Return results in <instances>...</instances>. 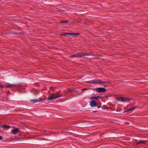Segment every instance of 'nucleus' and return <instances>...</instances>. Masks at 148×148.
Instances as JSON below:
<instances>
[{
    "label": "nucleus",
    "mask_w": 148,
    "mask_h": 148,
    "mask_svg": "<svg viewBox=\"0 0 148 148\" xmlns=\"http://www.w3.org/2000/svg\"><path fill=\"white\" fill-rule=\"evenodd\" d=\"M101 97L100 96H98L97 97H92L90 98L92 99H95V100H97L99 98H101Z\"/></svg>",
    "instance_id": "9d476101"
},
{
    "label": "nucleus",
    "mask_w": 148,
    "mask_h": 148,
    "mask_svg": "<svg viewBox=\"0 0 148 148\" xmlns=\"http://www.w3.org/2000/svg\"><path fill=\"white\" fill-rule=\"evenodd\" d=\"M118 100L119 101H121L123 102H127L130 100V99L129 98L122 97L118 98Z\"/></svg>",
    "instance_id": "39448f33"
},
{
    "label": "nucleus",
    "mask_w": 148,
    "mask_h": 148,
    "mask_svg": "<svg viewBox=\"0 0 148 148\" xmlns=\"http://www.w3.org/2000/svg\"><path fill=\"white\" fill-rule=\"evenodd\" d=\"M90 55H91V54L90 53H79L77 54L71 55L70 56V57L71 58H76L78 57L86 58L87 57H85L86 56H90Z\"/></svg>",
    "instance_id": "f257e3e1"
},
{
    "label": "nucleus",
    "mask_w": 148,
    "mask_h": 148,
    "mask_svg": "<svg viewBox=\"0 0 148 148\" xmlns=\"http://www.w3.org/2000/svg\"><path fill=\"white\" fill-rule=\"evenodd\" d=\"M0 127H3L4 128H11V126H10L4 125H1L0 126Z\"/></svg>",
    "instance_id": "1a4fd4ad"
},
{
    "label": "nucleus",
    "mask_w": 148,
    "mask_h": 148,
    "mask_svg": "<svg viewBox=\"0 0 148 148\" xmlns=\"http://www.w3.org/2000/svg\"><path fill=\"white\" fill-rule=\"evenodd\" d=\"M79 34L78 33H65L62 34V36H64L68 35H70L72 36L75 37L77 35Z\"/></svg>",
    "instance_id": "423d86ee"
},
{
    "label": "nucleus",
    "mask_w": 148,
    "mask_h": 148,
    "mask_svg": "<svg viewBox=\"0 0 148 148\" xmlns=\"http://www.w3.org/2000/svg\"><path fill=\"white\" fill-rule=\"evenodd\" d=\"M18 131V128H16L12 129L11 132H12L13 134H17Z\"/></svg>",
    "instance_id": "6e6552de"
},
{
    "label": "nucleus",
    "mask_w": 148,
    "mask_h": 148,
    "mask_svg": "<svg viewBox=\"0 0 148 148\" xmlns=\"http://www.w3.org/2000/svg\"><path fill=\"white\" fill-rule=\"evenodd\" d=\"M97 111H94L93 112H97Z\"/></svg>",
    "instance_id": "aec40b11"
},
{
    "label": "nucleus",
    "mask_w": 148,
    "mask_h": 148,
    "mask_svg": "<svg viewBox=\"0 0 148 148\" xmlns=\"http://www.w3.org/2000/svg\"><path fill=\"white\" fill-rule=\"evenodd\" d=\"M88 90V89L87 88H83L82 89V90H83V91H84L85 90Z\"/></svg>",
    "instance_id": "dca6fc26"
},
{
    "label": "nucleus",
    "mask_w": 148,
    "mask_h": 148,
    "mask_svg": "<svg viewBox=\"0 0 148 148\" xmlns=\"http://www.w3.org/2000/svg\"><path fill=\"white\" fill-rule=\"evenodd\" d=\"M90 105L91 107H94L97 106V104L95 101L93 100L90 102Z\"/></svg>",
    "instance_id": "0eeeda50"
},
{
    "label": "nucleus",
    "mask_w": 148,
    "mask_h": 148,
    "mask_svg": "<svg viewBox=\"0 0 148 148\" xmlns=\"http://www.w3.org/2000/svg\"><path fill=\"white\" fill-rule=\"evenodd\" d=\"M89 82L91 84H104L106 83L105 81L99 79L92 80L89 81Z\"/></svg>",
    "instance_id": "f03ea898"
},
{
    "label": "nucleus",
    "mask_w": 148,
    "mask_h": 148,
    "mask_svg": "<svg viewBox=\"0 0 148 148\" xmlns=\"http://www.w3.org/2000/svg\"><path fill=\"white\" fill-rule=\"evenodd\" d=\"M3 139V137L1 136H0V140H1Z\"/></svg>",
    "instance_id": "6ab92c4d"
},
{
    "label": "nucleus",
    "mask_w": 148,
    "mask_h": 148,
    "mask_svg": "<svg viewBox=\"0 0 148 148\" xmlns=\"http://www.w3.org/2000/svg\"><path fill=\"white\" fill-rule=\"evenodd\" d=\"M93 90L97 91L99 93L105 92L106 91V89L104 88L99 87L92 89Z\"/></svg>",
    "instance_id": "20e7f679"
},
{
    "label": "nucleus",
    "mask_w": 148,
    "mask_h": 148,
    "mask_svg": "<svg viewBox=\"0 0 148 148\" xmlns=\"http://www.w3.org/2000/svg\"><path fill=\"white\" fill-rule=\"evenodd\" d=\"M135 107H134L131 109H129L128 110H127V111H130L131 110H134V109H135Z\"/></svg>",
    "instance_id": "2eb2a0df"
},
{
    "label": "nucleus",
    "mask_w": 148,
    "mask_h": 148,
    "mask_svg": "<svg viewBox=\"0 0 148 148\" xmlns=\"http://www.w3.org/2000/svg\"><path fill=\"white\" fill-rule=\"evenodd\" d=\"M62 96L61 95L53 94L48 97L47 99L48 100H51L61 97Z\"/></svg>",
    "instance_id": "7ed1b4c3"
},
{
    "label": "nucleus",
    "mask_w": 148,
    "mask_h": 148,
    "mask_svg": "<svg viewBox=\"0 0 148 148\" xmlns=\"http://www.w3.org/2000/svg\"><path fill=\"white\" fill-rule=\"evenodd\" d=\"M69 21L68 20H62L60 22V23H66L68 22Z\"/></svg>",
    "instance_id": "f8f14e48"
},
{
    "label": "nucleus",
    "mask_w": 148,
    "mask_h": 148,
    "mask_svg": "<svg viewBox=\"0 0 148 148\" xmlns=\"http://www.w3.org/2000/svg\"><path fill=\"white\" fill-rule=\"evenodd\" d=\"M30 101H31L34 102H38L40 101H39L37 99L31 100Z\"/></svg>",
    "instance_id": "4468645a"
},
{
    "label": "nucleus",
    "mask_w": 148,
    "mask_h": 148,
    "mask_svg": "<svg viewBox=\"0 0 148 148\" xmlns=\"http://www.w3.org/2000/svg\"><path fill=\"white\" fill-rule=\"evenodd\" d=\"M0 86L2 88H3L4 87V86L2 85V84H0Z\"/></svg>",
    "instance_id": "f3484780"
},
{
    "label": "nucleus",
    "mask_w": 148,
    "mask_h": 148,
    "mask_svg": "<svg viewBox=\"0 0 148 148\" xmlns=\"http://www.w3.org/2000/svg\"><path fill=\"white\" fill-rule=\"evenodd\" d=\"M6 87L10 88V84L6 86Z\"/></svg>",
    "instance_id": "a211bd4d"
},
{
    "label": "nucleus",
    "mask_w": 148,
    "mask_h": 148,
    "mask_svg": "<svg viewBox=\"0 0 148 148\" xmlns=\"http://www.w3.org/2000/svg\"><path fill=\"white\" fill-rule=\"evenodd\" d=\"M146 143V142L145 141H143V140H140V141H139L136 144L137 145H138V144H145Z\"/></svg>",
    "instance_id": "9b49d317"
},
{
    "label": "nucleus",
    "mask_w": 148,
    "mask_h": 148,
    "mask_svg": "<svg viewBox=\"0 0 148 148\" xmlns=\"http://www.w3.org/2000/svg\"><path fill=\"white\" fill-rule=\"evenodd\" d=\"M16 86V84H10V88H14Z\"/></svg>",
    "instance_id": "ddd939ff"
}]
</instances>
